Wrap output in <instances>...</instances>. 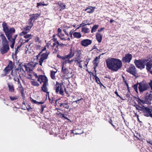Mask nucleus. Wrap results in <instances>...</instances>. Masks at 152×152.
Wrapping results in <instances>:
<instances>
[{
    "label": "nucleus",
    "instance_id": "obj_60",
    "mask_svg": "<svg viewBox=\"0 0 152 152\" xmlns=\"http://www.w3.org/2000/svg\"><path fill=\"white\" fill-rule=\"evenodd\" d=\"M147 107H145L144 106H142V107H140V109H141L142 110H141V111H142V112L144 111V110H145V108H147Z\"/></svg>",
    "mask_w": 152,
    "mask_h": 152
},
{
    "label": "nucleus",
    "instance_id": "obj_57",
    "mask_svg": "<svg viewBox=\"0 0 152 152\" xmlns=\"http://www.w3.org/2000/svg\"><path fill=\"white\" fill-rule=\"evenodd\" d=\"M61 59H62V60H64L66 59H68V57H67V55H66L64 56H61Z\"/></svg>",
    "mask_w": 152,
    "mask_h": 152
},
{
    "label": "nucleus",
    "instance_id": "obj_47",
    "mask_svg": "<svg viewBox=\"0 0 152 152\" xmlns=\"http://www.w3.org/2000/svg\"><path fill=\"white\" fill-rule=\"evenodd\" d=\"M134 106H135L136 108V110H142L141 109H140V107L138 105V104H136L134 105Z\"/></svg>",
    "mask_w": 152,
    "mask_h": 152
},
{
    "label": "nucleus",
    "instance_id": "obj_25",
    "mask_svg": "<svg viewBox=\"0 0 152 152\" xmlns=\"http://www.w3.org/2000/svg\"><path fill=\"white\" fill-rule=\"evenodd\" d=\"M74 37L77 39H79L81 37V34L79 32H74L73 33Z\"/></svg>",
    "mask_w": 152,
    "mask_h": 152
},
{
    "label": "nucleus",
    "instance_id": "obj_18",
    "mask_svg": "<svg viewBox=\"0 0 152 152\" xmlns=\"http://www.w3.org/2000/svg\"><path fill=\"white\" fill-rule=\"evenodd\" d=\"M75 51L73 49H72V48L70 49L69 53L67 55V57H68V59L72 58L75 55Z\"/></svg>",
    "mask_w": 152,
    "mask_h": 152
},
{
    "label": "nucleus",
    "instance_id": "obj_59",
    "mask_svg": "<svg viewBox=\"0 0 152 152\" xmlns=\"http://www.w3.org/2000/svg\"><path fill=\"white\" fill-rule=\"evenodd\" d=\"M140 102L143 104H148V103H147L145 99L144 100H140Z\"/></svg>",
    "mask_w": 152,
    "mask_h": 152
},
{
    "label": "nucleus",
    "instance_id": "obj_49",
    "mask_svg": "<svg viewBox=\"0 0 152 152\" xmlns=\"http://www.w3.org/2000/svg\"><path fill=\"white\" fill-rule=\"evenodd\" d=\"M80 56H79L78 57H77L76 58V60H75V62H79V61H82V60H81V58H79Z\"/></svg>",
    "mask_w": 152,
    "mask_h": 152
},
{
    "label": "nucleus",
    "instance_id": "obj_61",
    "mask_svg": "<svg viewBox=\"0 0 152 152\" xmlns=\"http://www.w3.org/2000/svg\"><path fill=\"white\" fill-rule=\"evenodd\" d=\"M61 30L59 28H58V34H62L61 33Z\"/></svg>",
    "mask_w": 152,
    "mask_h": 152
},
{
    "label": "nucleus",
    "instance_id": "obj_9",
    "mask_svg": "<svg viewBox=\"0 0 152 152\" xmlns=\"http://www.w3.org/2000/svg\"><path fill=\"white\" fill-rule=\"evenodd\" d=\"M38 79H37V81L39 82L40 84H42V83H48V78L45 75H40Z\"/></svg>",
    "mask_w": 152,
    "mask_h": 152
},
{
    "label": "nucleus",
    "instance_id": "obj_50",
    "mask_svg": "<svg viewBox=\"0 0 152 152\" xmlns=\"http://www.w3.org/2000/svg\"><path fill=\"white\" fill-rule=\"evenodd\" d=\"M57 115L60 118H63L64 117V114H62L60 112H59L58 113H57Z\"/></svg>",
    "mask_w": 152,
    "mask_h": 152
},
{
    "label": "nucleus",
    "instance_id": "obj_44",
    "mask_svg": "<svg viewBox=\"0 0 152 152\" xmlns=\"http://www.w3.org/2000/svg\"><path fill=\"white\" fill-rule=\"evenodd\" d=\"M37 7L38 8H39V7L41 6H46V4H44V2H40L39 3H37Z\"/></svg>",
    "mask_w": 152,
    "mask_h": 152
},
{
    "label": "nucleus",
    "instance_id": "obj_15",
    "mask_svg": "<svg viewBox=\"0 0 152 152\" xmlns=\"http://www.w3.org/2000/svg\"><path fill=\"white\" fill-rule=\"evenodd\" d=\"M146 69L147 71H149L152 67V59L148 62L146 64Z\"/></svg>",
    "mask_w": 152,
    "mask_h": 152
},
{
    "label": "nucleus",
    "instance_id": "obj_56",
    "mask_svg": "<svg viewBox=\"0 0 152 152\" xmlns=\"http://www.w3.org/2000/svg\"><path fill=\"white\" fill-rule=\"evenodd\" d=\"M149 85L151 87V90L152 91H151V92L152 93V80H150V82L149 83Z\"/></svg>",
    "mask_w": 152,
    "mask_h": 152
},
{
    "label": "nucleus",
    "instance_id": "obj_48",
    "mask_svg": "<svg viewBox=\"0 0 152 152\" xmlns=\"http://www.w3.org/2000/svg\"><path fill=\"white\" fill-rule=\"evenodd\" d=\"M23 66L25 68V69L26 71H28V70L29 71H30L31 69L30 68L28 67H27L25 64L23 65Z\"/></svg>",
    "mask_w": 152,
    "mask_h": 152
},
{
    "label": "nucleus",
    "instance_id": "obj_43",
    "mask_svg": "<svg viewBox=\"0 0 152 152\" xmlns=\"http://www.w3.org/2000/svg\"><path fill=\"white\" fill-rule=\"evenodd\" d=\"M32 36L31 34H26L24 36V37L26 39H31L32 38Z\"/></svg>",
    "mask_w": 152,
    "mask_h": 152
},
{
    "label": "nucleus",
    "instance_id": "obj_20",
    "mask_svg": "<svg viewBox=\"0 0 152 152\" xmlns=\"http://www.w3.org/2000/svg\"><path fill=\"white\" fill-rule=\"evenodd\" d=\"M50 54L49 52H46L45 53H43L41 55V57L40 59L44 61L45 59L47 58L48 55Z\"/></svg>",
    "mask_w": 152,
    "mask_h": 152
},
{
    "label": "nucleus",
    "instance_id": "obj_28",
    "mask_svg": "<svg viewBox=\"0 0 152 152\" xmlns=\"http://www.w3.org/2000/svg\"><path fill=\"white\" fill-rule=\"evenodd\" d=\"M81 31L84 34L88 33L90 30L89 28H86L85 27H83L82 28Z\"/></svg>",
    "mask_w": 152,
    "mask_h": 152
},
{
    "label": "nucleus",
    "instance_id": "obj_31",
    "mask_svg": "<svg viewBox=\"0 0 152 152\" xmlns=\"http://www.w3.org/2000/svg\"><path fill=\"white\" fill-rule=\"evenodd\" d=\"M30 100L31 102H33L35 104H42L44 103V102H37V101H36V100H34L31 97H30Z\"/></svg>",
    "mask_w": 152,
    "mask_h": 152
},
{
    "label": "nucleus",
    "instance_id": "obj_10",
    "mask_svg": "<svg viewBox=\"0 0 152 152\" xmlns=\"http://www.w3.org/2000/svg\"><path fill=\"white\" fill-rule=\"evenodd\" d=\"M92 41L91 40L86 39L83 40L80 42L81 45L83 46L86 47L91 45Z\"/></svg>",
    "mask_w": 152,
    "mask_h": 152
},
{
    "label": "nucleus",
    "instance_id": "obj_42",
    "mask_svg": "<svg viewBox=\"0 0 152 152\" xmlns=\"http://www.w3.org/2000/svg\"><path fill=\"white\" fill-rule=\"evenodd\" d=\"M18 88L19 89V91L20 93L24 92V89L22 84H20V85H19Z\"/></svg>",
    "mask_w": 152,
    "mask_h": 152
},
{
    "label": "nucleus",
    "instance_id": "obj_41",
    "mask_svg": "<svg viewBox=\"0 0 152 152\" xmlns=\"http://www.w3.org/2000/svg\"><path fill=\"white\" fill-rule=\"evenodd\" d=\"M138 85H139V83H137L134 85L133 86V88L137 93L138 92L137 87Z\"/></svg>",
    "mask_w": 152,
    "mask_h": 152
},
{
    "label": "nucleus",
    "instance_id": "obj_11",
    "mask_svg": "<svg viewBox=\"0 0 152 152\" xmlns=\"http://www.w3.org/2000/svg\"><path fill=\"white\" fill-rule=\"evenodd\" d=\"M143 113V115L147 117H150L152 113L151 111V108L147 107L145 108V110L142 112Z\"/></svg>",
    "mask_w": 152,
    "mask_h": 152
},
{
    "label": "nucleus",
    "instance_id": "obj_21",
    "mask_svg": "<svg viewBox=\"0 0 152 152\" xmlns=\"http://www.w3.org/2000/svg\"><path fill=\"white\" fill-rule=\"evenodd\" d=\"M56 46V48L55 49V51H53V53H56L58 51L59 46V42H57L56 43H53V45H51V47H54Z\"/></svg>",
    "mask_w": 152,
    "mask_h": 152
},
{
    "label": "nucleus",
    "instance_id": "obj_37",
    "mask_svg": "<svg viewBox=\"0 0 152 152\" xmlns=\"http://www.w3.org/2000/svg\"><path fill=\"white\" fill-rule=\"evenodd\" d=\"M31 83L32 85L33 86H38L39 85V83L37 81H31Z\"/></svg>",
    "mask_w": 152,
    "mask_h": 152
},
{
    "label": "nucleus",
    "instance_id": "obj_22",
    "mask_svg": "<svg viewBox=\"0 0 152 152\" xmlns=\"http://www.w3.org/2000/svg\"><path fill=\"white\" fill-rule=\"evenodd\" d=\"M96 37L97 41L99 43L101 42L102 39V35L100 33H97L96 34Z\"/></svg>",
    "mask_w": 152,
    "mask_h": 152
},
{
    "label": "nucleus",
    "instance_id": "obj_19",
    "mask_svg": "<svg viewBox=\"0 0 152 152\" xmlns=\"http://www.w3.org/2000/svg\"><path fill=\"white\" fill-rule=\"evenodd\" d=\"M11 70L6 67L3 70L4 73L1 75V76L3 77H4L8 75Z\"/></svg>",
    "mask_w": 152,
    "mask_h": 152
},
{
    "label": "nucleus",
    "instance_id": "obj_64",
    "mask_svg": "<svg viewBox=\"0 0 152 152\" xmlns=\"http://www.w3.org/2000/svg\"><path fill=\"white\" fill-rule=\"evenodd\" d=\"M83 98H81L80 99H78L77 100H76L75 101L73 102H75L76 103L78 104L79 103V101H80L81 100H83Z\"/></svg>",
    "mask_w": 152,
    "mask_h": 152
},
{
    "label": "nucleus",
    "instance_id": "obj_3",
    "mask_svg": "<svg viewBox=\"0 0 152 152\" xmlns=\"http://www.w3.org/2000/svg\"><path fill=\"white\" fill-rule=\"evenodd\" d=\"M63 87H64V86L63 85V82L59 83L58 81H56V84L54 88L56 93L57 94H59L61 95H63L64 94V91L63 89ZM66 88H64V90L66 92Z\"/></svg>",
    "mask_w": 152,
    "mask_h": 152
},
{
    "label": "nucleus",
    "instance_id": "obj_52",
    "mask_svg": "<svg viewBox=\"0 0 152 152\" xmlns=\"http://www.w3.org/2000/svg\"><path fill=\"white\" fill-rule=\"evenodd\" d=\"M20 46L18 45V46L17 48H15V54L16 55L17 54L18 52H19V51L18 50V49L20 48Z\"/></svg>",
    "mask_w": 152,
    "mask_h": 152
},
{
    "label": "nucleus",
    "instance_id": "obj_36",
    "mask_svg": "<svg viewBox=\"0 0 152 152\" xmlns=\"http://www.w3.org/2000/svg\"><path fill=\"white\" fill-rule=\"evenodd\" d=\"M58 4L60 7L61 8V9H65L66 8V5L64 4L63 3L58 2Z\"/></svg>",
    "mask_w": 152,
    "mask_h": 152
},
{
    "label": "nucleus",
    "instance_id": "obj_63",
    "mask_svg": "<svg viewBox=\"0 0 152 152\" xmlns=\"http://www.w3.org/2000/svg\"><path fill=\"white\" fill-rule=\"evenodd\" d=\"M34 75L35 77L36 78H37V79H38V78H39V76H38L37 75V74L36 73H34Z\"/></svg>",
    "mask_w": 152,
    "mask_h": 152
},
{
    "label": "nucleus",
    "instance_id": "obj_1",
    "mask_svg": "<svg viewBox=\"0 0 152 152\" xmlns=\"http://www.w3.org/2000/svg\"><path fill=\"white\" fill-rule=\"evenodd\" d=\"M2 26L3 31L7 39L12 43L10 45L11 48H13L15 43V39L18 36V34H15L13 36V34L15 33V29L13 27L10 28L5 21L3 22Z\"/></svg>",
    "mask_w": 152,
    "mask_h": 152
},
{
    "label": "nucleus",
    "instance_id": "obj_46",
    "mask_svg": "<svg viewBox=\"0 0 152 152\" xmlns=\"http://www.w3.org/2000/svg\"><path fill=\"white\" fill-rule=\"evenodd\" d=\"M23 66V65L22 64V63L19 64V67H20V71H21L22 70L23 71V72H24V69L22 67V66Z\"/></svg>",
    "mask_w": 152,
    "mask_h": 152
},
{
    "label": "nucleus",
    "instance_id": "obj_4",
    "mask_svg": "<svg viewBox=\"0 0 152 152\" xmlns=\"http://www.w3.org/2000/svg\"><path fill=\"white\" fill-rule=\"evenodd\" d=\"M148 61V59H144L142 60L135 59L134 61V63L137 68L141 70L145 68L146 64Z\"/></svg>",
    "mask_w": 152,
    "mask_h": 152
},
{
    "label": "nucleus",
    "instance_id": "obj_34",
    "mask_svg": "<svg viewBox=\"0 0 152 152\" xmlns=\"http://www.w3.org/2000/svg\"><path fill=\"white\" fill-rule=\"evenodd\" d=\"M98 26V25H94L92 28L91 30V32L92 33H93L94 32L96 31V30L97 29Z\"/></svg>",
    "mask_w": 152,
    "mask_h": 152
},
{
    "label": "nucleus",
    "instance_id": "obj_53",
    "mask_svg": "<svg viewBox=\"0 0 152 152\" xmlns=\"http://www.w3.org/2000/svg\"><path fill=\"white\" fill-rule=\"evenodd\" d=\"M94 71H95V73H96V68L97 66H98V63H96V64H94Z\"/></svg>",
    "mask_w": 152,
    "mask_h": 152
},
{
    "label": "nucleus",
    "instance_id": "obj_55",
    "mask_svg": "<svg viewBox=\"0 0 152 152\" xmlns=\"http://www.w3.org/2000/svg\"><path fill=\"white\" fill-rule=\"evenodd\" d=\"M115 94H116L117 96L119 97L122 100H124V99L122 97H121L119 95L118 92L116 91H115Z\"/></svg>",
    "mask_w": 152,
    "mask_h": 152
},
{
    "label": "nucleus",
    "instance_id": "obj_29",
    "mask_svg": "<svg viewBox=\"0 0 152 152\" xmlns=\"http://www.w3.org/2000/svg\"><path fill=\"white\" fill-rule=\"evenodd\" d=\"M68 71V70L67 68L64 67V65L63 64L62 67L61 72L64 74H66L67 73Z\"/></svg>",
    "mask_w": 152,
    "mask_h": 152
},
{
    "label": "nucleus",
    "instance_id": "obj_62",
    "mask_svg": "<svg viewBox=\"0 0 152 152\" xmlns=\"http://www.w3.org/2000/svg\"><path fill=\"white\" fill-rule=\"evenodd\" d=\"M53 41H54L53 43H56L57 42H59L57 40V38H54L53 39Z\"/></svg>",
    "mask_w": 152,
    "mask_h": 152
},
{
    "label": "nucleus",
    "instance_id": "obj_6",
    "mask_svg": "<svg viewBox=\"0 0 152 152\" xmlns=\"http://www.w3.org/2000/svg\"><path fill=\"white\" fill-rule=\"evenodd\" d=\"M126 71L134 76H136L137 73L135 66L132 64H131L130 66L127 69Z\"/></svg>",
    "mask_w": 152,
    "mask_h": 152
},
{
    "label": "nucleus",
    "instance_id": "obj_8",
    "mask_svg": "<svg viewBox=\"0 0 152 152\" xmlns=\"http://www.w3.org/2000/svg\"><path fill=\"white\" fill-rule=\"evenodd\" d=\"M2 47L0 49L1 53L4 54L7 53L10 49L8 43L2 44Z\"/></svg>",
    "mask_w": 152,
    "mask_h": 152
},
{
    "label": "nucleus",
    "instance_id": "obj_51",
    "mask_svg": "<svg viewBox=\"0 0 152 152\" xmlns=\"http://www.w3.org/2000/svg\"><path fill=\"white\" fill-rule=\"evenodd\" d=\"M82 61H79V62H76V63L77 64H78L79 65V67H80V68H83V67H82V65H81L80 63L81 62H82Z\"/></svg>",
    "mask_w": 152,
    "mask_h": 152
},
{
    "label": "nucleus",
    "instance_id": "obj_38",
    "mask_svg": "<svg viewBox=\"0 0 152 152\" xmlns=\"http://www.w3.org/2000/svg\"><path fill=\"white\" fill-rule=\"evenodd\" d=\"M34 22L30 18H29L28 20V26L32 27L34 25Z\"/></svg>",
    "mask_w": 152,
    "mask_h": 152
},
{
    "label": "nucleus",
    "instance_id": "obj_13",
    "mask_svg": "<svg viewBox=\"0 0 152 152\" xmlns=\"http://www.w3.org/2000/svg\"><path fill=\"white\" fill-rule=\"evenodd\" d=\"M95 8V7H94L88 6L84 10V11H86L88 13H92L94 12Z\"/></svg>",
    "mask_w": 152,
    "mask_h": 152
},
{
    "label": "nucleus",
    "instance_id": "obj_24",
    "mask_svg": "<svg viewBox=\"0 0 152 152\" xmlns=\"http://www.w3.org/2000/svg\"><path fill=\"white\" fill-rule=\"evenodd\" d=\"M11 74L12 76L14 77L13 80L15 81L16 82L19 79V76L18 74L16 73L15 74L13 73V70L11 71Z\"/></svg>",
    "mask_w": 152,
    "mask_h": 152
},
{
    "label": "nucleus",
    "instance_id": "obj_5",
    "mask_svg": "<svg viewBox=\"0 0 152 152\" xmlns=\"http://www.w3.org/2000/svg\"><path fill=\"white\" fill-rule=\"evenodd\" d=\"M149 88V86L147 83L144 82L139 83L138 89L140 93L143 92Z\"/></svg>",
    "mask_w": 152,
    "mask_h": 152
},
{
    "label": "nucleus",
    "instance_id": "obj_40",
    "mask_svg": "<svg viewBox=\"0 0 152 152\" xmlns=\"http://www.w3.org/2000/svg\"><path fill=\"white\" fill-rule=\"evenodd\" d=\"M100 58V55L98 57H95V59L93 61V64H96V63H98V64H99V62H97V59H99Z\"/></svg>",
    "mask_w": 152,
    "mask_h": 152
},
{
    "label": "nucleus",
    "instance_id": "obj_23",
    "mask_svg": "<svg viewBox=\"0 0 152 152\" xmlns=\"http://www.w3.org/2000/svg\"><path fill=\"white\" fill-rule=\"evenodd\" d=\"M9 91L11 93H14L15 91V88L13 85L12 84H10L8 83Z\"/></svg>",
    "mask_w": 152,
    "mask_h": 152
},
{
    "label": "nucleus",
    "instance_id": "obj_54",
    "mask_svg": "<svg viewBox=\"0 0 152 152\" xmlns=\"http://www.w3.org/2000/svg\"><path fill=\"white\" fill-rule=\"evenodd\" d=\"M28 33L27 31H22L20 33V35H25L27 34Z\"/></svg>",
    "mask_w": 152,
    "mask_h": 152
},
{
    "label": "nucleus",
    "instance_id": "obj_16",
    "mask_svg": "<svg viewBox=\"0 0 152 152\" xmlns=\"http://www.w3.org/2000/svg\"><path fill=\"white\" fill-rule=\"evenodd\" d=\"M40 15V14L38 13L30 15V18L33 21V22H34L35 20H36L38 18Z\"/></svg>",
    "mask_w": 152,
    "mask_h": 152
},
{
    "label": "nucleus",
    "instance_id": "obj_39",
    "mask_svg": "<svg viewBox=\"0 0 152 152\" xmlns=\"http://www.w3.org/2000/svg\"><path fill=\"white\" fill-rule=\"evenodd\" d=\"M10 98L11 101H14L18 99L19 98V96H17L15 95L13 96H10Z\"/></svg>",
    "mask_w": 152,
    "mask_h": 152
},
{
    "label": "nucleus",
    "instance_id": "obj_45",
    "mask_svg": "<svg viewBox=\"0 0 152 152\" xmlns=\"http://www.w3.org/2000/svg\"><path fill=\"white\" fill-rule=\"evenodd\" d=\"M46 107V105L44 104V105H41V113H42L43 112L44 109Z\"/></svg>",
    "mask_w": 152,
    "mask_h": 152
},
{
    "label": "nucleus",
    "instance_id": "obj_58",
    "mask_svg": "<svg viewBox=\"0 0 152 152\" xmlns=\"http://www.w3.org/2000/svg\"><path fill=\"white\" fill-rule=\"evenodd\" d=\"M61 39L62 40H63L64 41H66V40H68V41H70V39L69 38H66L65 37L61 38Z\"/></svg>",
    "mask_w": 152,
    "mask_h": 152
},
{
    "label": "nucleus",
    "instance_id": "obj_7",
    "mask_svg": "<svg viewBox=\"0 0 152 152\" xmlns=\"http://www.w3.org/2000/svg\"><path fill=\"white\" fill-rule=\"evenodd\" d=\"M132 57V55L129 53L126 54L125 56L122 58V61L123 63H129L130 62Z\"/></svg>",
    "mask_w": 152,
    "mask_h": 152
},
{
    "label": "nucleus",
    "instance_id": "obj_35",
    "mask_svg": "<svg viewBox=\"0 0 152 152\" xmlns=\"http://www.w3.org/2000/svg\"><path fill=\"white\" fill-rule=\"evenodd\" d=\"M32 27L29 26H26L25 27L23 28L24 31H27L28 33L29 32Z\"/></svg>",
    "mask_w": 152,
    "mask_h": 152
},
{
    "label": "nucleus",
    "instance_id": "obj_12",
    "mask_svg": "<svg viewBox=\"0 0 152 152\" xmlns=\"http://www.w3.org/2000/svg\"><path fill=\"white\" fill-rule=\"evenodd\" d=\"M1 41L2 44L8 43V41L2 32H0V42Z\"/></svg>",
    "mask_w": 152,
    "mask_h": 152
},
{
    "label": "nucleus",
    "instance_id": "obj_26",
    "mask_svg": "<svg viewBox=\"0 0 152 152\" xmlns=\"http://www.w3.org/2000/svg\"><path fill=\"white\" fill-rule=\"evenodd\" d=\"M14 65V64L13 63L12 61H10L9 64L6 67L12 70L13 69Z\"/></svg>",
    "mask_w": 152,
    "mask_h": 152
},
{
    "label": "nucleus",
    "instance_id": "obj_30",
    "mask_svg": "<svg viewBox=\"0 0 152 152\" xmlns=\"http://www.w3.org/2000/svg\"><path fill=\"white\" fill-rule=\"evenodd\" d=\"M92 75L95 77V79L96 80V82L98 84V83L101 82L99 78L96 75V73L94 74L93 73H92Z\"/></svg>",
    "mask_w": 152,
    "mask_h": 152
},
{
    "label": "nucleus",
    "instance_id": "obj_17",
    "mask_svg": "<svg viewBox=\"0 0 152 152\" xmlns=\"http://www.w3.org/2000/svg\"><path fill=\"white\" fill-rule=\"evenodd\" d=\"M152 94H150L148 95H146L145 97V99L147 102L148 104H151V101L152 100Z\"/></svg>",
    "mask_w": 152,
    "mask_h": 152
},
{
    "label": "nucleus",
    "instance_id": "obj_33",
    "mask_svg": "<svg viewBox=\"0 0 152 152\" xmlns=\"http://www.w3.org/2000/svg\"><path fill=\"white\" fill-rule=\"evenodd\" d=\"M56 72H54L53 71H51L50 77L53 80L56 79V77L55 76V73Z\"/></svg>",
    "mask_w": 152,
    "mask_h": 152
},
{
    "label": "nucleus",
    "instance_id": "obj_32",
    "mask_svg": "<svg viewBox=\"0 0 152 152\" xmlns=\"http://www.w3.org/2000/svg\"><path fill=\"white\" fill-rule=\"evenodd\" d=\"M91 23H89L88 20H85L83 21L82 23L80 24V25H83V26L86 25H90Z\"/></svg>",
    "mask_w": 152,
    "mask_h": 152
},
{
    "label": "nucleus",
    "instance_id": "obj_2",
    "mask_svg": "<svg viewBox=\"0 0 152 152\" xmlns=\"http://www.w3.org/2000/svg\"><path fill=\"white\" fill-rule=\"evenodd\" d=\"M106 62L107 66L109 69L115 72L122 66V61L116 58H109L106 59Z\"/></svg>",
    "mask_w": 152,
    "mask_h": 152
},
{
    "label": "nucleus",
    "instance_id": "obj_27",
    "mask_svg": "<svg viewBox=\"0 0 152 152\" xmlns=\"http://www.w3.org/2000/svg\"><path fill=\"white\" fill-rule=\"evenodd\" d=\"M63 107L68 109L69 108V103L68 101H63Z\"/></svg>",
    "mask_w": 152,
    "mask_h": 152
},
{
    "label": "nucleus",
    "instance_id": "obj_14",
    "mask_svg": "<svg viewBox=\"0 0 152 152\" xmlns=\"http://www.w3.org/2000/svg\"><path fill=\"white\" fill-rule=\"evenodd\" d=\"M48 85V83H43L42 87H41V90L43 92L46 93L49 95V92L48 91V88L47 86Z\"/></svg>",
    "mask_w": 152,
    "mask_h": 152
}]
</instances>
